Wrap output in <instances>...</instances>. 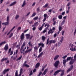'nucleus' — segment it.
<instances>
[{"mask_svg": "<svg viewBox=\"0 0 76 76\" xmlns=\"http://www.w3.org/2000/svg\"><path fill=\"white\" fill-rule=\"evenodd\" d=\"M60 72H61V73L60 74V76H63V75H64V70H62L61 69L57 70V71L55 72L53 74V76H56L57 75L60 73Z\"/></svg>", "mask_w": 76, "mask_h": 76, "instance_id": "1", "label": "nucleus"}, {"mask_svg": "<svg viewBox=\"0 0 76 76\" xmlns=\"http://www.w3.org/2000/svg\"><path fill=\"white\" fill-rule=\"evenodd\" d=\"M38 45L39 48V47H40V46H41L39 50V53H40V52H41V51H42V48H44V44L40 42L38 44Z\"/></svg>", "mask_w": 76, "mask_h": 76, "instance_id": "2", "label": "nucleus"}, {"mask_svg": "<svg viewBox=\"0 0 76 76\" xmlns=\"http://www.w3.org/2000/svg\"><path fill=\"white\" fill-rule=\"evenodd\" d=\"M10 17L9 16H8L7 18V22L5 23H2V25H7L9 24V19Z\"/></svg>", "mask_w": 76, "mask_h": 76, "instance_id": "3", "label": "nucleus"}, {"mask_svg": "<svg viewBox=\"0 0 76 76\" xmlns=\"http://www.w3.org/2000/svg\"><path fill=\"white\" fill-rule=\"evenodd\" d=\"M60 64V61H57L55 62L54 66L55 67H57L58 66V64Z\"/></svg>", "mask_w": 76, "mask_h": 76, "instance_id": "4", "label": "nucleus"}, {"mask_svg": "<svg viewBox=\"0 0 76 76\" xmlns=\"http://www.w3.org/2000/svg\"><path fill=\"white\" fill-rule=\"evenodd\" d=\"M56 42V41L55 40H51L49 41V45L51 44H54Z\"/></svg>", "mask_w": 76, "mask_h": 76, "instance_id": "5", "label": "nucleus"}, {"mask_svg": "<svg viewBox=\"0 0 76 76\" xmlns=\"http://www.w3.org/2000/svg\"><path fill=\"white\" fill-rule=\"evenodd\" d=\"M20 38L21 40H23L25 38V35L23 33H22L20 36Z\"/></svg>", "mask_w": 76, "mask_h": 76, "instance_id": "6", "label": "nucleus"}, {"mask_svg": "<svg viewBox=\"0 0 76 76\" xmlns=\"http://www.w3.org/2000/svg\"><path fill=\"white\" fill-rule=\"evenodd\" d=\"M54 33V31H53L51 28H50L49 31L48 32V34L49 35V34H53Z\"/></svg>", "mask_w": 76, "mask_h": 76, "instance_id": "7", "label": "nucleus"}, {"mask_svg": "<svg viewBox=\"0 0 76 76\" xmlns=\"http://www.w3.org/2000/svg\"><path fill=\"white\" fill-rule=\"evenodd\" d=\"M10 70V69H4L3 72V74L4 75L6 74V73L7 72H8Z\"/></svg>", "mask_w": 76, "mask_h": 76, "instance_id": "8", "label": "nucleus"}, {"mask_svg": "<svg viewBox=\"0 0 76 76\" xmlns=\"http://www.w3.org/2000/svg\"><path fill=\"white\" fill-rule=\"evenodd\" d=\"M67 60H66L65 59H64L63 60V66L64 67H66V62H67Z\"/></svg>", "mask_w": 76, "mask_h": 76, "instance_id": "9", "label": "nucleus"}, {"mask_svg": "<svg viewBox=\"0 0 76 76\" xmlns=\"http://www.w3.org/2000/svg\"><path fill=\"white\" fill-rule=\"evenodd\" d=\"M40 66V63L39 62L37 63L35 65V68L37 69L38 68L39 66Z\"/></svg>", "mask_w": 76, "mask_h": 76, "instance_id": "10", "label": "nucleus"}, {"mask_svg": "<svg viewBox=\"0 0 76 76\" xmlns=\"http://www.w3.org/2000/svg\"><path fill=\"white\" fill-rule=\"evenodd\" d=\"M46 39V37H45L42 36V37L41 39L42 41L43 42H44V41Z\"/></svg>", "mask_w": 76, "mask_h": 76, "instance_id": "11", "label": "nucleus"}, {"mask_svg": "<svg viewBox=\"0 0 76 76\" xmlns=\"http://www.w3.org/2000/svg\"><path fill=\"white\" fill-rule=\"evenodd\" d=\"M25 42H24L22 45L21 46V48L20 49V51H21L23 50V47H25Z\"/></svg>", "mask_w": 76, "mask_h": 76, "instance_id": "12", "label": "nucleus"}, {"mask_svg": "<svg viewBox=\"0 0 76 76\" xmlns=\"http://www.w3.org/2000/svg\"><path fill=\"white\" fill-rule=\"evenodd\" d=\"M22 73H20V74L18 75V70L16 71L15 73V76H21V74Z\"/></svg>", "mask_w": 76, "mask_h": 76, "instance_id": "13", "label": "nucleus"}, {"mask_svg": "<svg viewBox=\"0 0 76 76\" xmlns=\"http://www.w3.org/2000/svg\"><path fill=\"white\" fill-rule=\"evenodd\" d=\"M8 48H9V47H8V45H7V44L4 47V50L6 51V50H8Z\"/></svg>", "mask_w": 76, "mask_h": 76, "instance_id": "14", "label": "nucleus"}, {"mask_svg": "<svg viewBox=\"0 0 76 76\" xmlns=\"http://www.w3.org/2000/svg\"><path fill=\"white\" fill-rule=\"evenodd\" d=\"M75 60L73 59L72 60H71V61L69 62V64H70L71 65L72 64H73V63H74L75 62Z\"/></svg>", "mask_w": 76, "mask_h": 76, "instance_id": "15", "label": "nucleus"}, {"mask_svg": "<svg viewBox=\"0 0 76 76\" xmlns=\"http://www.w3.org/2000/svg\"><path fill=\"white\" fill-rule=\"evenodd\" d=\"M73 58H72L71 57H68L66 59V61H69V60H72Z\"/></svg>", "mask_w": 76, "mask_h": 76, "instance_id": "16", "label": "nucleus"}, {"mask_svg": "<svg viewBox=\"0 0 76 76\" xmlns=\"http://www.w3.org/2000/svg\"><path fill=\"white\" fill-rule=\"evenodd\" d=\"M26 39H28L29 37L31 36V35H30V34H26Z\"/></svg>", "mask_w": 76, "mask_h": 76, "instance_id": "17", "label": "nucleus"}, {"mask_svg": "<svg viewBox=\"0 0 76 76\" xmlns=\"http://www.w3.org/2000/svg\"><path fill=\"white\" fill-rule=\"evenodd\" d=\"M15 26H14L11 30H10V31L7 33V35H9V34H10V32H12V31H13V30H14V29H15Z\"/></svg>", "mask_w": 76, "mask_h": 76, "instance_id": "18", "label": "nucleus"}, {"mask_svg": "<svg viewBox=\"0 0 76 76\" xmlns=\"http://www.w3.org/2000/svg\"><path fill=\"white\" fill-rule=\"evenodd\" d=\"M28 44V45L29 47H32L33 46V45H32V44L31 43V41L29 42Z\"/></svg>", "mask_w": 76, "mask_h": 76, "instance_id": "19", "label": "nucleus"}, {"mask_svg": "<svg viewBox=\"0 0 76 76\" xmlns=\"http://www.w3.org/2000/svg\"><path fill=\"white\" fill-rule=\"evenodd\" d=\"M58 57H59V55H58L56 56L54 58V60L55 61L56 60V59H57V58H58Z\"/></svg>", "mask_w": 76, "mask_h": 76, "instance_id": "20", "label": "nucleus"}, {"mask_svg": "<svg viewBox=\"0 0 76 76\" xmlns=\"http://www.w3.org/2000/svg\"><path fill=\"white\" fill-rule=\"evenodd\" d=\"M7 59H8L7 58H3L1 60V62H3V61H4V60H5L6 61V60H7Z\"/></svg>", "mask_w": 76, "mask_h": 76, "instance_id": "21", "label": "nucleus"}, {"mask_svg": "<svg viewBox=\"0 0 76 76\" xmlns=\"http://www.w3.org/2000/svg\"><path fill=\"white\" fill-rule=\"evenodd\" d=\"M16 3V1L14 2L13 3H12L10 5V6H12L13 5H15Z\"/></svg>", "mask_w": 76, "mask_h": 76, "instance_id": "22", "label": "nucleus"}, {"mask_svg": "<svg viewBox=\"0 0 76 76\" xmlns=\"http://www.w3.org/2000/svg\"><path fill=\"white\" fill-rule=\"evenodd\" d=\"M43 55V52H42L38 56V58H39L40 57H42Z\"/></svg>", "mask_w": 76, "mask_h": 76, "instance_id": "23", "label": "nucleus"}, {"mask_svg": "<svg viewBox=\"0 0 76 76\" xmlns=\"http://www.w3.org/2000/svg\"><path fill=\"white\" fill-rule=\"evenodd\" d=\"M23 67H29V66L26 64H23Z\"/></svg>", "mask_w": 76, "mask_h": 76, "instance_id": "24", "label": "nucleus"}, {"mask_svg": "<svg viewBox=\"0 0 76 76\" xmlns=\"http://www.w3.org/2000/svg\"><path fill=\"white\" fill-rule=\"evenodd\" d=\"M25 4H26V1H23V4L22 5V7H24L25 6Z\"/></svg>", "mask_w": 76, "mask_h": 76, "instance_id": "25", "label": "nucleus"}, {"mask_svg": "<svg viewBox=\"0 0 76 76\" xmlns=\"http://www.w3.org/2000/svg\"><path fill=\"white\" fill-rule=\"evenodd\" d=\"M16 48H18L17 50H19L20 47V45H18L16 46Z\"/></svg>", "mask_w": 76, "mask_h": 76, "instance_id": "26", "label": "nucleus"}, {"mask_svg": "<svg viewBox=\"0 0 76 76\" xmlns=\"http://www.w3.org/2000/svg\"><path fill=\"white\" fill-rule=\"evenodd\" d=\"M6 44V41H5L4 42H1L0 43V46H1L2 45H3V44Z\"/></svg>", "mask_w": 76, "mask_h": 76, "instance_id": "27", "label": "nucleus"}, {"mask_svg": "<svg viewBox=\"0 0 76 76\" xmlns=\"http://www.w3.org/2000/svg\"><path fill=\"white\" fill-rule=\"evenodd\" d=\"M38 24V22H36L34 23V25H32V27H34V26H36Z\"/></svg>", "mask_w": 76, "mask_h": 76, "instance_id": "28", "label": "nucleus"}, {"mask_svg": "<svg viewBox=\"0 0 76 76\" xmlns=\"http://www.w3.org/2000/svg\"><path fill=\"white\" fill-rule=\"evenodd\" d=\"M62 18L63 16L62 15H59L58 16V18H59V19H61Z\"/></svg>", "mask_w": 76, "mask_h": 76, "instance_id": "29", "label": "nucleus"}, {"mask_svg": "<svg viewBox=\"0 0 76 76\" xmlns=\"http://www.w3.org/2000/svg\"><path fill=\"white\" fill-rule=\"evenodd\" d=\"M36 15H37V13H36V12H33L32 15V17H34V16H35Z\"/></svg>", "mask_w": 76, "mask_h": 76, "instance_id": "30", "label": "nucleus"}, {"mask_svg": "<svg viewBox=\"0 0 76 76\" xmlns=\"http://www.w3.org/2000/svg\"><path fill=\"white\" fill-rule=\"evenodd\" d=\"M48 6V4H46L45 6H43L44 8H46L47 6Z\"/></svg>", "mask_w": 76, "mask_h": 76, "instance_id": "31", "label": "nucleus"}, {"mask_svg": "<svg viewBox=\"0 0 76 76\" xmlns=\"http://www.w3.org/2000/svg\"><path fill=\"white\" fill-rule=\"evenodd\" d=\"M33 74V72H32V71L31 70V71L30 72V73L29 74V76H31Z\"/></svg>", "mask_w": 76, "mask_h": 76, "instance_id": "32", "label": "nucleus"}, {"mask_svg": "<svg viewBox=\"0 0 76 76\" xmlns=\"http://www.w3.org/2000/svg\"><path fill=\"white\" fill-rule=\"evenodd\" d=\"M49 38H48L47 41L46 45H48L49 43Z\"/></svg>", "mask_w": 76, "mask_h": 76, "instance_id": "33", "label": "nucleus"}, {"mask_svg": "<svg viewBox=\"0 0 76 76\" xmlns=\"http://www.w3.org/2000/svg\"><path fill=\"white\" fill-rule=\"evenodd\" d=\"M62 30V27L61 26H59V31H61Z\"/></svg>", "mask_w": 76, "mask_h": 76, "instance_id": "34", "label": "nucleus"}, {"mask_svg": "<svg viewBox=\"0 0 76 76\" xmlns=\"http://www.w3.org/2000/svg\"><path fill=\"white\" fill-rule=\"evenodd\" d=\"M34 50H38V47L37 46H35V47H34Z\"/></svg>", "mask_w": 76, "mask_h": 76, "instance_id": "35", "label": "nucleus"}, {"mask_svg": "<svg viewBox=\"0 0 76 76\" xmlns=\"http://www.w3.org/2000/svg\"><path fill=\"white\" fill-rule=\"evenodd\" d=\"M13 33H11V34L9 35V38H11V37H12L13 36Z\"/></svg>", "mask_w": 76, "mask_h": 76, "instance_id": "36", "label": "nucleus"}, {"mask_svg": "<svg viewBox=\"0 0 76 76\" xmlns=\"http://www.w3.org/2000/svg\"><path fill=\"white\" fill-rule=\"evenodd\" d=\"M64 39V37H63V36L61 38V39L60 40V42H61V43H62V42H63V39Z\"/></svg>", "mask_w": 76, "mask_h": 76, "instance_id": "37", "label": "nucleus"}, {"mask_svg": "<svg viewBox=\"0 0 76 76\" xmlns=\"http://www.w3.org/2000/svg\"><path fill=\"white\" fill-rule=\"evenodd\" d=\"M69 69H70L72 70L73 69V65H71L70 66V68Z\"/></svg>", "mask_w": 76, "mask_h": 76, "instance_id": "38", "label": "nucleus"}, {"mask_svg": "<svg viewBox=\"0 0 76 76\" xmlns=\"http://www.w3.org/2000/svg\"><path fill=\"white\" fill-rule=\"evenodd\" d=\"M46 67V65L44 66L42 68V71L43 72V71H44V69H45V68Z\"/></svg>", "mask_w": 76, "mask_h": 76, "instance_id": "39", "label": "nucleus"}, {"mask_svg": "<svg viewBox=\"0 0 76 76\" xmlns=\"http://www.w3.org/2000/svg\"><path fill=\"white\" fill-rule=\"evenodd\" d=\"M22 55L20 56V57H19V58H18V59H17V60H20L21 59V58H22Z\"/></svg>", "mask_w": 76, "mask_h": 76, "instance_id": "40", "label": "nucleus"}, {"mask_svg": "<svg viewBox=\"0 0 76 76\" xmlns=\"http://www.w3.org/2000/svg\"><path fill=\"white\" fill-rule=\"evenodd\" d=\"M65 23V20L64 19L63 21L61 22V24L63 25L64 23Z\"/></svg>", "mask_w": 76, "mask_h": 76, "instance_id": "41", "label": "nucleus"}, {"mask_svg": "<svg viewBox=\"0 0 76 76\" xmlns=\"http://www.w3.org/2000/svg\"><path fill=\"white\" fill-rule=\"evenodd\" d=\"M47 16V15L46 14H45L44 15V18H46Z\"/></svg>", "mask_w": 76, "mask_h": 76, "instance_id": "42", "label": "nucleus"}, {"mask_svg": "<svg viewBox=\"0 0 76 76\" xmlns=\"http://www.w3.org/2000/svg\"><path fill=\"white\" fill-rule=\"evenodd\" d=\"M19 16L18 15H16L15 18V19H17L18 18Z\"/></svg>", "mask_w": 76, "mask_h": 76, "instance_id": "43", "label": "nucleus"}, {"mask_svg": "<svg viewBox=\"0 0 76 76\" xmlns=\"http://www.w3.org/2000/svg\"><path fill=\"white\" fill-rule=\"evenodd\" d=\"M42 75V72H40L37 76H40Z\"/></svg>", "mask_w": 76, "mask_h": 76, "instance_id": "44", "label": "nucleus"}, {"mask_svg": "<svg viewBox=\"0 0 76 76\" xmlns=\"http://www.w3.org/2000/svg\"><path fill=\"white\" fill-rule=\"evenodd\" d=\"M70 50H71V51H73V48H70Z\"/></svg>", "mask_w": 76, "mask_h": 76, "instance_id": "45", "label": "nucleus"}, {"mask_svg": "<svg viewBox=\"0 0 76 76\" xmlns=\"http://www.w3.org/2000/svg\"><path fill=\"white\" fill-rule=\"evenodd\" d=\"M67 57V55H65L64 56H63L62 57L64 59H65V58H66V57Z\"/></svg>", "mask_w": 76, "mask_h": 76, "instance_id": "46", "label": "nucleus"}, {"mask_svg": "<svg viewBox=\"0 0 76 76\" xmlns=\"http://www.w3.org/2000/svg\"><path fill=\"white\" fill-rule=\"evenodd\" d=\"M72 70L70 68L68 69L67 71V73L70 72V71Z\"/></svg>", "mask_w": 76, "mask_h": 76, "instance_id": "47", "label": "nucleus"}, {"mask_svg": "<svg viewBox=\"0 0 76 76\" xmlns=\"http://www.w3.org/2000/svg\"><path fill=\"white\" fill-rule=\"evenodd\" d=\"M38 16H37L35 18H34V20H37V19H38Z\"/></svg>", "mask_w": 76, "mask_h": 76, "instance_id": "48", "label": "nucleus"}, {"mask_svg": "<svg viewBox=\"0 0 76 76\" xmlns=\"http://www.w3.org/2000/svg\"><path fill=\"white\" fill-rule=\"evenodd\" d=\"M23 71V69L21 68L20 69V73H22V71Z\"/></svg>", "mask_w": 76, "mask_h": 76, "instance_id": "49", "label": "nucleus"}, {"mask_svg": "<svg viewBox=\"0 0 76 76\" xmlns=\"http://www.w3.org/2000/svg\"><path fill=\"white\" fill-rule=\"evenodd\" d=\"M39 31H42V27H40L39 28Z\"/></svg>", "mask_w": 76, "mask_h": 76, "instance_id": "50", "label": "nucleus"}, {"mask_svg": "<svg viewBox=\"0 0 76 76\" xmlns=\"http://www.w3.org/2000/svg\"><path fill=\"white\" fill-rule=\"evenodd\" d=\"M64 32H65L64 31H62L61 34H62V35H64Z\"/></svg>", "mask_w": 76, "mask_h": 76, "instance_id": "51", "label": "nucleus"}, {"mask_svg": "<svg viewBox=\"0 0 76 76\" xmlns=\"http://www.w3.org/2000/svg\"><path fill=\"white\" fill-rule=\"evenodd\" d=\"M32 48H31L30 49H29L28 50V52H31V51H32Z\"/></svg>", "mask_w": 76, "mask_h": 76, "instance_id": "52", "label": "nucleus"}, {"mask_svg": "<svg viewBox=\"0 0 76 76\" xmlns=\"http://www.w3.org/2000/svg\"><path fill=\"white\" fill-rule=\"evenodd\" d=\"M47 32V30L45 29L44 30V31H42V33H45Z\"/></svg>", "mask_w": 76, "mask_h": 76, "instance_id": "53", "label": "nucleus"}, {"mask_svg": "<svg viewBox=\"0 0 76 76\" xmlns=\"http://www.w3.org/2000/svg\"><path fill=\"white\" fill-rule=\"evenodd\" d=\"M46 19H47L46 18H44L43 20V22H45L46 20Z\"/></svg>", "mask_w": 76, "mask_h": 76, "instance_id": "54", "label": "nucleus"}, {"mask_svg": "<svg viewBox=\"0 0 76 76\" xmlns=\"http://www.w3.org/2000/svg\"><path fill=\"white\" fill-rule=\"evenodd\" d=\"M52 31H55V30H56V27H53L52 28Z\"/></svg>", "mask_w": 76, "mask_h": 76, "instance_id": "55", "label": "nucleus"}, {"mask_svg": "<svg viewBox=\"0 0 76 76\" xmlns=\"http://www.w3.org/2000/svg\"><path fill=\"white\" fill-rule=\"evenodd\" d=\"M36 29V27H34L32 28V30L34 31H35Z\"/></svg>", "mask_w": 76, "mask_h": 76, "instance_id": "56", "label": "nucleus"}, {"mask_svg": "<svg viewBox=\"0 0 76 76\" xmlns=\"http://www.w3.org/2000/svg\"><path fill=\"white\" fill-rule=\"evenodd\" d=\"M53 37L54 38H56L57 37V34L56 33L55 34Z\"/></svg>", "mask_w": 76, "mask_h": 76, "instance_id": "57", "label": "nucleus"}, {"mask_svg": "<svg viewBox=\"0 0 76 76\" xmlns=\"http://www.w3.org/2000/svg\"><path fill=\"white\" fill-rule=\"evenodd\" d=\"M37 12H39L40 10H39V7L37 8Z\"/></svg>", "mask_w": 76, "mask_h": 76, "instance_id": "58", "label": "nucleus"}, {"mask_svg": "<svg viewBox=\"0 0 76 76\" xmlns=\"http://www.w3.org/2000/svg\"><path fill=\"white\" fill-rule=\"evenodd\" d=\"M17 29H18V31L19 30H20V29H21V27H18Z\"/></svg>", "mask_w": 76, "mask_h": 76, "instance_id": "59", "label": "nucleus"}, {"mask_svg": "<svg viewBox=\"0 0 76 76\" xmlns=\"http://www.w3.org/2000/svg\"><path fill=\"white\" fill-rule=\"evenodd\" d=\"M33 37H34V36L33 35L31 36V37L29 38V40H31V39H32V38H33Z\"/></svg>", "mask_w": 76, "mask_h": 76, "instance_id": "60", "label": "nucleus"}, {"mask_svg": "<svg viewBox=\"0 0 76 76\" xmlns=\"http://www.w3.org/2000/svg\"><path fill=\"white\" fill-rule=\"evenodd\" d=\"M13 54V51H11L10 53V56H11V55H12Z\"/></svg>", "mask_w": 76, "mask_h": 76, "instance_id": "61", "label": "nucleus"}, {"mask_svg": "<svg viewBox=\"0 0 76 76\" xmlns=\"http://www.w3.org/2000/svg\"><path fill=\"white\" fill-rule=\"evenodd\" d=\"M36 69H34L33 70V73H35V72H36Z\"/></svg>", "mask_w": 76, "mask_h": 76, "instance_id": "62", "label": "nucleus"}, {"mask_svg": "<svg viewBox=\"0 0 76 76\" xmlns=\"http://www.w3.org/2000/svg\"><path fill=\"white\" fill-rule=\"evenodd\" d=\"M48 71V69H46L45 70V71H44L45 72H46L47 73Z\"/></svg>", "mask_w": 76, "mask_h": 76, "instance_id": "63", "label": "nucleus"}, {"mask_svg": "<svg viewBox=\"0 0 76 76\" xmlns=\"http://www.w3.org/2000/svg\"><path fill=\"white\" fill-rule=\"evenodd\" d=\"M10 51H11V48H10L9 49L8 51V53H10Z\"/></svg>", "mask_w": 76, "mask_h": 76, "instance_id": "64", "label": "nucleus"}]
</instances>
